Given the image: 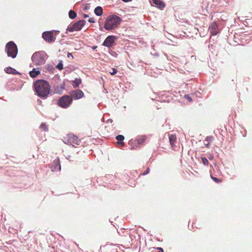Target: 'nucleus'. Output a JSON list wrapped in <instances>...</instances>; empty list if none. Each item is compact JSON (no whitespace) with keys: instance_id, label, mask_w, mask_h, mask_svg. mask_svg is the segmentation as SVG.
Returning a JSON list of instances; mask_svg holds the SVG:
<instances>
[{"instance_id":"nucleus-17","label":"nucleus","mask_w":252,"mask_h":252,"mask_svg":"<svg viewBox=\"0 0 252 252\" xmlns=\"http://www.w3.org/2000/svg\"><path fill=\"white\" fill-rule=\"evenodd\" d=\"M94 13L97 16H101L103 14V9L102 7L98 6L95 7L94 10Z\"/></svg>"},{"instance_id":"nucleus-20","label":"nucleus","mask_w":252,"mask_h":252,"mask_svg":"<svg viewBox=\"0 0 252 252\" xmlns=\"http://www.w3.org/2000/svg\"><path fill=\"white\" fill-rule=\"evenodd\" d=\"M81 82L82 81L80 78H75V80L73 81L72 86L74 88L76 89L79 87Z\"/></svg>"},{"instance_id":"nucleus-43","label":"nucleus","mask_w":252,"mask_h":252,"mask_svg":"<svg viewBox=\"0 0 252 252\" xmlns=\"http://www.w3.org/2000/svg\"><path fill=\"white\" fill-rule=\"evenodd\" d=\"M109 122H112V120L111 119L109 120Z\"/></svg>"},{"instance_id":"nucleus-6","label":"nucleus","mask_w":252,"mask_h":252,"mask_svg":"<svg viewBox=\"0 0 252 252\" xmlns=\"http://www.w3.org/2000/svg\"><path fill=\"white\" fill-rule=\"evenodd\" d=\"M85 23L86 21L84 20H79L74 23L73 25H69L67 27L66 31L67 32L68 31L69 32L80 31L81 30Z\"/></svg>"},{"instance_id":"nucleus-26","label":"nucleus","mask_w":252,"mask_h":252,"mask_svg":"<svg viewBox=\"0 0 252 252\" xmlns=\"http://www.w3.org/2000/svg\"><path fill=\"white\" fill-rule=\"evenodd\" d=\"M40 128L42 129H43L45 131H47L48 130V128L47 126L46 125L45 123H42L40 126Z\"/></svg>"},{"instance_id":"nucleus-12","label":"nucleus","mask_w":252,"mask_h":252,"mask_svg":"<svg viewBox=\"0 0 252 252\" xmlns=\"http://www.w3.org/2000/svg\"><path fill=\"white\" fill-rule=\"evenodd\" d=\"M65 80L63 81V82L59 85H56L54 87L55 93L57 94H62L63 92V91L65 89Z\"/></svg>"},{"instance_id":"nucleus-22","label":"nucleus","mask_w":252,"mask_h":252,"mask_svg":"<svg viewBox=\"0 0 252 252\" xmlns=\"http://www.w3.org/2000/svg\"><path fill=\"white\" fill-rule=\"evenodd\" d=\"M68 16L70 19H74L77 17V13L72 10H70L68 12Z\"/></svg>"},{"instance_id":"nucleus-3","label":"nucleus","mask_w":252,"mask_h":252,"mask_svg":"<svg viewBox=\"0 0 252 252\" xmlns=\"http://www.w3.org/2000/svg\"><path fill=\"white\" fill-rule=\"evenodd\" d=\"M47 59V55L43 51L36 52L32 57V63L36 65L43 64Z\"/></svg>"},{"instance_id":"nucleus-10","label":"nucleus","mask_w":252,"mask_h":252,"mask_svg":"<svg viewBox=\"0 0 252 252\" xmlns=\"http://www.w3.org/2000/svg\"><path fill=\"white\" fill-rule=\"evenodd\" d=\"M70 96L72 99H79L84 96V93L81 90L76 89L69 92Z\"/></svg>"},{"instance_id":"nucleus-14","label":"nucleus","mask_w":252,"mask_h":252,"mask_svg":"<svg viewBox=\"0 0 252 252\" xmlns=\"http://www.w3.org/2000/svg\"><path fill=\"white\" fill-rule=\"evenodd\" d=\"M5 72L7 74H21L20 73L18 72L15 69L9 66L7 67H6L4 69Z\"/></svg>"},{"instance_id":"nucleus-42","label":"nucleus","mask_w":252,"mask_h":252,"mask_svg":"<svg viewBox=\"0 0 252 252\" xmlns=\"http://www.w3.org/2000/svg\"><path fill=\"white\" fill-rule=\"evenodd\" d=\"M99 29H100V30H101V31H103V28H101V27H100Z\"/></svg>"},{"instance_id":"nucleus-1","label":"nucleus","mask_w":252,"mask_h":252,"mask_svg":"<svg viewBox=\"0 0 252 252\" xmlns=\"http://www.w3.org/2000/svg\"><path fill=\"white\" fill-rule=\"evenodd\" d=\"M33 87L35 94L41 98L46 99L50 93V85L46 80H37L33 83Z\"/></svg>"},{"instance_id":"nucleus-29","label":"nucleus","mask_w":252,"mask_h":252,"mask_svg":"<svg viewBox=\"0 0 252 252\" xmlns=\"http://www.w3.org/2000/svg\"><path fill=\"white\" fill-rule=\"evenodd\" d=\"M118 72V70L116 69V68H113L112 69V72H110V73L113 75H115Z\"/></svg>"},{"instance_id":"nucleus-27","label":"nucleus","mask_w":252,"mask_h":252,"mask_svg":"<svg viewBox=\"0 0 252 252\" xmlns=\"http://www.w3.org/2000/svg\"><path fill=\"white\" fill-rule=\"evenodd\" d=\"M201 158L202 162L204 165H208L209 161H208V159H207V158H206L205 157H201Z\"/></svg>"},{"instance_id":"nucleus-15","label":"nucleus","mask_w":252,"mask_h":252,"mask_svg":"<svg viewBox=\"0 0 252 252\" xmlns=\"http://www.w3.org/2000/svg\"><path fill=\"white\" fill-rule=\"evenodd\" d=\"M52 168H53L52 169V170H60L61 169V164L60 163V161H59V159L58 158L57 160H55L54 161V162L52 164Z\"/></svg>"},{"instance_id":"nucleus-44","label":"nucleus","mask_w":252,"mask_h":252,"mask_svg":"<svg viewBox=\"0 0 252 252\" xmlns=\"http://www.w3.org/2000/svg\"><path fill=\"white\" fill-rule=\"evenodd\" d=\"M109 122H112V120L111 119L109 120Z\"/></svg>"},{"instance_id":"nucleus-30","label":"nucleus","mask_w":252,"mask_h":252,"mask_svg":"<svg viewBox=\"0 0 252 252\" xmlns=\"http://www.w3.org/2000/svg\"><path fill=\"white\" fill-rule=\"evenodd\" d=\"M185 97L187 98L189 101L191 102L192 101V99L190 97V96L189 94H186L185 95Z\"/></svg>"},{"instance_id":"nucleus-41","label":"nucleus","mask_w":252,"mask_h":252,"mask_svg":"<svg viewBox=\"0 0 252 252\" xmlns=\"http://www.w3.org/2000/svg\"><path fill=\"white\" fill-rule=\"evenodd\" d=\"M37 101H38V103H41V101L40 99H38Z\"/></svg>"},{"instance_id":"nucleus-39","label":"nucleus","mask_w":252,"mask_h":252,"mask_svg":"<svg viewBox=\"0 0 252 252\" xmlns=\"http://www.w3.org/2000/svg\"><path fill=\"white\" fill-rule=\"evenodd\" d=\"M83 16L85 18L89 17V15L88 14H83Z\"/></svg>"},{"instance_id":"nucleus-19","label":"nucleus","mask_w":252,"mask_h":252,"mask_svg":"<svg viewBox=\"0 0 252 252\" xmlns=\"http://www.w3.org/2000/svg\"><path fill=\"white\" fill-rule=\"evenodd\" d=\"M124 138L125 137L123 135H118L116 137V139L118 141V143L121 146L124 145V142H123Z\"/></svg>"},{"instance_id":"nucleus-34","label":"nucleus","mask_w":252,"mask_h":252,"mask_svg":"<svg viewBox=\"0 0 252 252\" xmlns=\"http://www.w3.org/2000/svg\"><path fill=\"white\" fill-rule=\"evenodd\" d=\"M209 160H213L214 158V156L213 154H210L208 157Z\"/></svg>"},{"instance_id":"nucleus-25","label":"nucleus","mask_w":252,"mask_h":252,"mask_svg":"<svg viewBox=\"0 0 252 252\" xmlns=\"http://www.w3.org/2000/svg\"><path fill=\"white\" fill-rule=\"evenodd\" d=\"M210 176H211V179L214 181H215V182L217 183H220L221 182V180L216 178V177H215L214 176H213L212 175V171L211 170H210Z\"/></svg>"},{"instance_id":"nucleus-24","label":"nucleus","mask_w":252,"mask_h":252,"mask_svg":"<svg viewBox=\"0 0 252 252\" xmlns=\"http://www.w3.org/2000/svg\"><path fill=\"white\" fill-rule=\"evenodd\" d=\"M56 68H58L59 70H62L63 69V63L62 60L59 61L58 64L56 65Z\"/></svg>"},{"instance_id":"nucleus-33","label":"nucleus","mask_w":252,"mask_h":252,"mask_svg":"<svg viewBox=\"0 0 252 252\" xmlns=\"http://www.w3.org/2000/svg\"><path fill=\"white\" fill-rule=\"evenodd\" d=\"M88 22L91 23H94L95 22L94 18H90L88 20Z\"/></svg>"},{"instance_id":"nucleus-2","label":"nucleus","mask_w":252,"mask_h":252,"mask_svg":"<svg viewBox=\"0 0 252 252\" xmlns=\"http://www.w3.org/2000/svg\"><path fill=\"white\" fill-rule=\"evenodd\" d=\"M122 19L120 17L116 15H110L106 18L104 28L108 31L113 30L118 27Z\"/></svg>"},{"instance_id":"nucleus-4","label":"nucleus","mask_w":252,"mask_h":252,"mask_svg":"<svg viewBox=\"0 0 252 252\" xmlns=\"http://www.w3.org/2000/svg\"><path fill=\"white\" fill-rule=\"evenodd\" d=\"M5 51L8 57L15 59L18 54V47L13 41H10L6 43Z\"/></svg>"},{"instance_id":"nucleus-11","label":"nucleus","mask_w":252,"mask_h":252,"mask_svg":"<svg viewBox=\"0 0 252 252\" xmlns=\"http://www.w3.org/2000/svg\"><path fill=\"white\" fill-rule=\"evenodd\" d=\"M209 30L212 35H216L219 32L218 25L216 22H213L210 25Z\"/></svg>"},{"instance_id":"nucleus-31","label":"nucleus","mask_w":252,"mask_h":252,"mask_svg":"<svg viewBox=\"0 0 252 252\" xmlns=\"http://www.w3.org/2000/svg\"><path fill=\"white\" fill-rule=\"evenodd\" d=\"M150 172V168L148 167L146 170L142 173L143 175H146L148 174Z\"/></svg>"},{"instance_id":"nucleus-9","label":"nucleus","mask_w":252,"mask_h":252,"mask_svg":"<svg viewBox=\"0 0 252 252\" xmlns=\"http://www.w3.org/2000/svg\"><path fill=\"white\" fill-rule=\"evenodd\" d=\"M116 39V36L114 35H109L104 40L102 45L108 48L112 47L114 45Z\"/></svg>"},{"instance_id":"nucleus-32","label":"nucleus","mask_w":252,"mask_h":252,"mask_svg":"<svg viewBox=\"0 0 252 252\" xmlns=\"http://www.w3.org/2000/svg\"><path fill=\"white\" fill-rule=\"evenodd\" d=\"M90 8V4L86 3L85 7L83 8L84 10H87Z\"/></svg>"},{"instance_id":"nucleus-28","label":"nucleus","mask_w":252,"mask_h":252,"mask_svg":"<svg viewBox=\"0 0 252 252\" xmlns=\"http://www.w3.org/2000/svg\"><path fill=\"white\" fill-rule=\"evenodd\" d=\"M109 53L112 56L114 57H117L118 56V54L114 51H113L112 50H109Z\"/></svg>"},{"instance_id":"nucleus-21","label":"nucleus","mask_w":252,"mask_h":252,"mask_svg":"<svg viewBox=\"0 0 252 252\" xmlns=\"http://www.w3.org/2000/svg\"><path fill=\"white\" fill-rule=\"evenodd\" d=\"M213 137L212 136H207L204 140V145L207 148H209V144L212 141Z\"/></svg>"},{"instance_id":"nucleus-23","label":"nucleus","mask_w":252,"mask_h":252,"mask_svg":"<svg viewBox=\"0 0 252 252\" xmlns=\"http://www.w3.org/2000/svg\"><path fill=\"white\" fill-rule=\"evenodd\" d=\"M145 137L144 136H142L140 138L136 139L137 143L138 144H142L144 141L145 140Z\"/></svg>"},{"instance_id":"nucleus-7","label":"nucleus","mask_w":252,"mask_h":252,"mask_svg":"<svg viewBox=\"0 0 252 252\" xmlns=\"http://www.w3.org/2000/svg\"><path fill=\"white\" fill-rule=\"evenodd\" d=\"M64 142L68 145H71L73 147H75V145H79L80 143V140L79 139L77 136L73 134H68Z\"/></svg>"},{"instance_id":"nucleus-40","label":"nucleus","mask_w":252,"mask_h":252,"mask_svg":"<svg viewBox=\"0 0 252 252\" xmlns=\"http://www.w3.org/2000/svg\"><path fill=\"white\" fill-rule=\"evenodd\" d=\"M96 48H97L96 46H93L92 48L93 50H95V49H96Z\"/></svg>"},{"instance_id":"nucleus-18","label":"nucleus","mask_w":252,"mask_h":252,"mask_svg":"<svg viewBox=\"0 0 252 252\" xmlns=\"http://www.w3.org/2000/svg\"><path fill=\"white\" fill-rule=\"evenodd\" d=\"M176 136L174 134H171L169 137V141L172 147L175 146V142L176 140Z\"/></svg>"},{"instance_id":"nucleus-35","label":"nucleus","mask_w":252,"mask_h":252,"mask_svg":"<svg viewBox=\"0 0 252 252\" xmlns=\"http://www.w3.org/2000/svg\"><path fill=\"white\" fill-rule=\"evenodd\" d=\"M67 57L69 58H71L72 59H73V58H74L73 55H72V54L71 53H68V54H67Z\"/></svg>"},{"instance_id":"nucleus-37","label":"nucleus","mask_w":252,"mask_h":252,"mask_svg":"<svg viewBox=\"0 0 252 252\" xmlns=\"http://www.w3.org/2000/svg\"><path fill=\"white\" fill-rule=\"evenodd\" d=\"M54 79H55V80H58V81L61 80V79H60V77H59V76H55Z\"/></svg>"},{"instance_id":"nucleus-16","label":"nucleus","mask_w":252,"mask_h":252,"mask_svg":"<svg viewBox=\"0 0 252 252\" xmlns=\"http://www.w3.org/2000/svg\"><path fill=\"white\" fill-rule=\"evenodd\" d=\"M40 74V71L38 70H36L35 68H33L32 70L29 72L30 76L32 78H35Z\"/></svg>"},{"instance_id":"nucleus-8","label":"nucleus","mask_w":252,"mask_h":252,"mask_svg":"<svg viewBox=\"0 0 252 252\" xmlns=\"http://www.w3.org/2000/svg\"><path fill=\"white\" fill-rule=\"evenodd\" d=\"M54 31L44 32L42 34L43 39L48 43H53L56 40V37L53 35Z\"/></svg>"},{"instance_id":"nucleus-5","label":"nucleus","mask_w":252,"mask_h":252,"mask_svg":"<svg viewBox=\"0 0 252 252\" xmlns=\"http://www.w3.org/2000/svg\"><path fill=\"white\" fill-rule=\"evenodd\" d=\"M72 102V98L69 95H64L60 98L58 104L63 108H67L71 104Z\"/></svg>"},{"instance_id":"nucleus-13","label":"nucleus","mask_w":252,"mask_h":252,"mask_svg":"<svg viewBox=\"0 0 252 252\" xmlns=\"http://www.w3.org/2000/svg\"><path fill=\"white\" fill-rule=\"evenodd\" d=\"M152 2L158 8L162 9L165 4L163 1L160 0H152Z\"/></svg>"},{"instance_id":"nucleus-38","label":"nucleus","mask_w":252,"mask_h":252,"mask_svg":"<svg viewBox=\"0 0 252 252\" xmlns=\"http://www.w3.org/2000/svg\"><path fill=\"white\" fill-rule=\"evenodd\" d=\"M122 0L125 2H128L132 1V0Z\"/></svg>"},{"instance_id":"nucleus-36","label":"nucleus","mask_w":252,"mask_h":252,"mask_svg":"<svg viewBox=\"0 0 252 252\" xmlns=\"http://www.w3.org/2000/svg\"><path fill=\"white\" fill-rule=\"evenodd\" d=\"M157 249H158V250H159V251H158V252H163V249H162V248L158 247V248H157Z\"/></svg>"}]
</instances>
